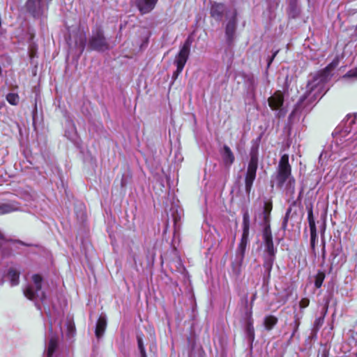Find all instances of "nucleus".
Returning a JSON list of instances; mask_svg holds the SVG:
<instances>
[{"label":"nucleus","instance_id":"nucleus-1","mask_svg":"<svg viewBox=\"0 0 357 357\" xmlns=\"http://www.w3.org/2000/svg\"><path fill=\"white\" fill-rule=\"evenodd\" d=\"M351 153L354 155L342 162L339 178L343 184L357 185V156L355 155L357 153V115H348L335 128L330 150L322 151L319 161L328 158L335 160Z\"/></svg>","mask_w":357,"mask_h":357},{"label":"nucleus","instance_id":"nucleus-2","mask_svg":"<svg viewBox=\"0 0 357 357\" xmlns=\"http://www.w3.org/2000/svg\"><path fill=\"white\" fill-rule=\"evenodd\" d=\"M339 57L336 56L324 70L312 75V78L309 79L307 82L305 94L300 99V102L291 113L289 116L290 119L297 115L300 105L305 99L316 100L321 96L322 93L325 90V84L329 80L332 75V71L339 65Z\"/></svg>","mask_w":357,"mask_h":357},{"label":"nucleus","instance_id":"nucleus-3","mask_svg":"<svg viewBox=\"0 0 357 357\" xmlns=\"http://www.w3.org/2000/svg\"><path fill=\"white\" fill-rule=\"evenodd\" d=\"M276 180L280 187L285 185L290 193L294 192L295 180L291 176V168L289 163V155L287 154L282 155L280 159L277 168Z\"/></svg>","mask_w":357,"mask_h":357},{"label":"nucleus","instance_id":"nucleus-4","mask_svg":"<svg viewBox=\"0 0 357 357\" xmlns=\"http://www.w3.org/2000/svg\"><path fill=\"white\" fill-rule=\"evenodd\" d=\"M258 151L259 144H253L250 151V161L248 163L245 178V192L250 194L252 184L256 178L257 169L258 167Z\"/></svg>","mask_w":357,"mask_h":357},{"label":"nucleus","instance_id":"nucleus-5","mask_svg":"<svg viewBox=\"0 0 357 357\" xmlns=\"http://www.w3.org/2000/svg\"><path fill=\"white\" fill-rule=\"evenodd\" d=\"M33 284L27 285L24 289V295L29 300L45 303L46 296L42 289L43 278L38 274L32 275Z\"/></svg>","mask_w":357,"mask_h":357},{"label":"nucleus","instance_id":"nucleus-6","mask_svg":"<svg viewBox=\"0 0 357 357\" xmlns=\"http://www.w3.org/2000/svg\"><path fill=\"white\" fill-rule=\"evenodd\" d=\"M89 46L91 50L98 52H104L109 49V45L100 27L97 26L92 31V35L89 40Z\"/></svg>","mask_w":357,"mask_h":357},{"label":"nucleus","instance_id":"nucleus-7","mask_svg":"<svg viewBox=\"0 0 357 357\" xmlns=\"http://www.w3.org/2000/svg\"><path fill=\"white\" fill-rule=\"evenodd\" d=\"M51 0H27L26 8L34 17L44 15Z\"/></svg>","mask_w":357,"mask_h":357},{"label":"nucleus","instance_id":"nucleus-8","mask_svg":"<svg viewBox=\"0 0 357 357\" xmlns=\"http://www.w3.org/2000/svg\"><path fill=\"white\" fill-rule=\"evenodd\" d=\"M232 11L227 10L224 3L215 1L211 3L210 15L217 22H221L225 15L227 19L229 18Z\"/></svg>","mask_w":357,"mask_h":357},{"label":"nucleus","instance_id":"nucleus-9","mask_svg":"<svg viewBox=\"0 0 357 357\" xmlns=\"http://www.w3.org/2000/svg\"><path fill=\"white\" fill-rule=\"evenodd\" d=\"M262 238L264 243V255L275 257L277 248L273 245L271 227L267 226L266 228H264Z\"/></svg>","mask_w":357,"mask_h":357},{"label":"nucleus","instance_id":"nucleus-10","mask_svg":"<svg viewBox=\"0 0 357 357\" xmlns=\"http://www.w3.org/2000/svg\"><path fill=\"white\" fill-rule=\"evenodd\" d=\"M190 43L189 40H186L181 47L179 52L176 56L174 64L178 68V73H181L188 61L190 54Z\"/></svg>","mask_w":357,"mask_h":357},{"label":"nucleus","instance_id":"nucleus-11","mask_svg":"<svg viewBox=\"0 0 357 357\" xmlns=\"http://www.w3.org/2000/svg\"><path fill=\"white\" fill-rule=\"evenodd\" d=\"M228 22L225 27L226 40L229 45H231L235 38V33L236 30V13L233 10L231 16L227 18Z\"/></svg>","mask_w":357,"mask_h":357},{"label":"nucleus","instance_id":"nucleus-12","mask_svg":"<svg viewBox=\"0 0 357 357\" xmlns=\"http://www.w3.org/2000/svg\"><path fill=\"white\" fill-rule=\"evenodd\" d=\"M268 102L269 107L273 110L280 109L278 113V116L279 117L284 115V114L282 113V110L280 109L284 102V96L280 91H275L271 97H269L268 99Z\"/></svg>","mask_w":357,"mask_h":357},{"label":"nucleus","instance_id":"nucleus-13","mask_svg":"<svg viewBox=\"0 0 357 357\" xmlns=\"http://www.w3.org/2000/svg\"><path fill=\"white\" fill-rule=\"evenodd\" d=\"M158 0H136V5L142 14L151 12L155 6Z\"/></svg>","mask_w":357,"mask_h":357},{"label":"nucleus","instance_id":"nucleus-14","mask_svg":"<svg viewBox=\"0 0 357 357\" xmlns=\"http://www.w3.org/2000/svg\"><path fill=\"white\" fill-rule=\"evenodd\" d=\"M220 154L223 160V163L226 167H230L235 160V156L231 149L227 145H224Z\"/></svg>","mask_w":357,"mask_h":357},{"label":"nucleus","instance_id":"nucleus-15","mask_svg":"<svg viewBox=\"0 0 357 357\" xmlns=\"http://www.w3.org/2000/svg\"><path fill=\"white\" fill-rule=\"evenodd\" d=\"M248 237L249 236H241L240 243L236 250V258L240 264L243 262L244 259L246 247L248 243Z\"/></svg>","mask_w":357,"mask_h":357},{"label":"nucleus","instance_id":"nucleus-16","mask_svg":"<svg viewBox=\"0 0 357 357\" xmlns=\"http://www.w3.org/2000/svg\"><path fill=\"white\" fill-rule=\"evenodd\" d=\"M107 327V317L104 314H101L97 321L96 326V336L97 338H100L105 333Z\"/></svg>","mask_w":357,"mask_h":357},{"label":"nucleus","instance_id":"nucleus-17","mask_svg":"<svg viewBox=\"0 0 357 357\" xmlns=\"http://www.w3.org/2000/svg\"><path fill=\"white\" fill-rule=\"evenodd\" d=\"M275 259V257L263 255V260H264L263 267L264 268V280L269 279Z\"/></svg>","mask_w":357,"mask_h":357},{"label":"nucleus","instance_id":"nucleus-18","mask_svg":"<svg viewBox=\"0 0 357 357\" xmlns=\"http://www.w3.org/2000/svg\"><path fill=\"white\" fill-rule=\"evenodd\" d=\"M20 206L15 202H9L0 204V215L18 211Z\"/></svg>","mask_w":357,"mask_h":357},{"label":"nucleus","instance_id":"nucleus-19","mask_svg":"<svg viewBox=\"0 0 357 357\" xmlns=\"http://www.w3.org/2000/svg\"><path fill=\"white\" fill-rule=\"evenodd\" d=\"M271 210L272 204L271 202H266L264 205V210L262 213L264 228H266L267 226L270 227Z\"/></svg>","mask_w":357,"mask_h":357},{"label":"nucleus","instance_id":"nucleus-20","mask_svg":"<svg viewBox=\"0 0 357 357\" xmlns=\"http://www.w3.org/2000/svg\"><path fill=\"white\" fill-rule=\"evenodd\" d=\"M58 340V337L54 335L51 336L48 342L47 351H45V356L44 357H52V355L57 347Z\"/></svg>","mask_w":357,"mask_h":357},{"label":"nucleus","instance_id":"nucleus-21","mask_svg":"<svg viewBox=\"0 0 357 357\" xmlns=\"http://www.w3.org/2000/svg\"><path fill=\"white\" fill-rule=\"evenodd\" d=\"M250 215L248 210L244 211L243 214V234L242 236H249L250 234Z\"/></svg>","mask_w":357,"mask_h":357},{"label":"nucleus","instance_id":"nucleus-22","mask_svg":"<svg viewBox=\"0 0 357 357\" xmlns=\"http://www.w3.org/2000/svg\"><path fill=\"white\" fill-rule=\"evenodd\" d=\"M289 15L293 18L296 17L300 13V8L297 4V0H288Z\"/></svg>","mask_w":357,"mask_h":357},{"label":"nucleus","instance_id":"nucleus-23","mask_svg":"<svg viewBox=\"0 0 357 357\" xmlns=\"http://www.w3.org/2000/svg\"><path fill=\"white\" fill-rule=\"evenodd\" d=\"M8 277L11 286H16L19 284L20 273L16 269L11 268L8 270Z\"/></svg>","mask_w":357,"mask_h":357},{"label":"nucleus","instance_id":"nucleus-24","mask_svg":"<svg viewBox=\"0 0 357 357\" xmlns=\"http://www.w3.org/2000/svg\"><path fill=\"white\" fill-rule=\"evenodd\" d=\"M68 128L65 132L66 137L72 142H75L77 139V131L75 126L71 123L68 122Z\"/></svg>","mask_w":357,"mask_h":357},{"label":"nucleus","instance_id":"nucleus-25","mask_svg":"<svg viewBox=\"0 0 357 357\" xmlns=\"http://www.w3.org/2000/svg\"><path fill=\"white\" fill-rule=\"evenodd\" d=\"M277 322V317L273 315H269L266 317L264 319V326L266 330L270 331L276 325Z\"/></svg>","mask_w":357,"mask_h":357},{"label":"nucleus","instance_id":"nucleus-26","mask_svg":"<svg viewBox=\"0 0 357 357\" xmlns=\"http://www.w3.org/2000/svg\"><path fill=\"white\" fill-rule=\"evenodd\" d=\"M11 63L10 59L7 56H0V76L4 68L8 67Z\"/></svg>","mask_w":357,"mask_h":357},{"label":"nucleus","instance_id":"nucleus-27","mask_svg":"<svg viewBox=\"0 0 357 357\" xmlns=\"http://www.w3.org/2000/svg\"><path fill=\"white\" fill-rule=\"evenodd\" d=\"M246 333L250 340L253 341L255 338V331L252 320H249L247 324Z\"/></svg>","mask_w":357,"mask_h":357},{"label":"nucleus","instance_id":"nucleus-28","mask_svg":"<svg viewBox=\"0 0 357 357\" xmlns=\"http://www.w3.org/2000/svg\"><path fill=\"white\" fill-rule=\"evenodd\" d=\"M325 279V273L322 271H319L315 276L314 285L317 288H320Z\"/></svg>","mask_w":357,"mask_h":357},{"label":"nucleus","instance_id":"nucleus-29","mask_svg":"<svg viewBox=\"0 0 357 357\" xmlns=\"http://www.w3.org/2000/svg\"><path fill=\"white\" fill-rule=\"evenodd\" d=\"M6 100L10 104L16 105L19 102V96L16 93H10L6 96Z\"/></svg>","mask_w":357,"mask_h":357},{"label":"nucleus","instance_id":"nucleus-30","mask_svg":"<svg viewBox=\"0 0 357 357\" xmlns=\"http://www.w3.org/2000/svg\"><path fill=\"white\" fill-rule=\"evenodd\" d=\"M317 241V229H314V227H311L310 230V244L312 249H314L315 243Z\"/></svg>","mask_w":357,"mask_h":357},{"label":"nucleus","instance_id":"nucleus-31","mask_svg":"<svg viewBox=\"0 0 357 357\" xmlns=\"http://www.w3.org/2000/svg\"><path fill=\"white\" fill-rule=\"evenodd\" d=\"M343 78H352L357 79V67L349 70L344 76Z\"/></svg>","mask_w":357,"mask_h":357},{"label":"nucleus","instance_id":"nucleus-32","mask_svg":"<svg viewBox=\"0 0 357 357\" xmlns=\"http://www.w3.org/2000/svg\"><path fill=\"white\" fill-rule=\"evenodd\" d=\"M76 46L82 52L85 47L86 37L85 36H80L79 41H76Z\"/></svg>","mask_w":357,"mask_h":357},{"label":"nucleus","instance_id":"nucleus-33","mask_svg":"<svg viewBox=\"0 0 357 357\" xmlns=\"http://www.w3.org/2000/svg\"><path fill=\"white\" fill-rule=\"evenodd\" d=\"M302 315H300L299 314H295L294 316V321L293 323L294 325V333L293 335L295 333V332L298 330L299 325H300V319H301Z\"/></svg>","mask_w":357,"mask_h":357},{"label":"nucleus","instance_id":"nucleus-34","mask_svg":"<svg viewBox=\"0 0 357 357\" xmlns=\"http://www.w3.org/2000/svg\"><path fill=\"white\" fill-rule=\"evenodd\" d=\"M307 219H308V222H309L310 230H311V227H312V226L314 227V229H317L312 211H308Z\"/></svg>","mask_w":357,"mask_h":357},{"label":"nucleus","instance_id":"nucleus-35","mask_svg":"<svg viewBox=\"0 0 357 357\" xmlns=\"http://www.w3.org/2000/svg\"><path fill=\"white\" fill-rule=\"evenodd\" d=\"M310 304V300L307 298H303L299 302V307L301 310L305 309Z\"/></svg>","mask_w":357,"mask_h":357},{"label":"nucleus","instance_id":"nucleus-36","mask_svg":"<svg viewBox=\"0 0 357 357\" xmlns=\"http://www.w3.org/2000/svg\"><path fill=\"white\" fill-rule=\"evenodd\" d=\"M137 339L138 348L139 349L140 353L146 352L142 338L139 335H137Z\"/></svg>","mask_w":357,"mask_h":357},{"label":"nucleus","instance_id":"nucleus-37","mask_svg":"<svg viewBox=\"0 0 357 357\" xmlns=\"http://www.w3.org/2000/svg\"><path fill=\"white\" fill-rule=\"evenodd\" d=\"M324 319V317L317 319L314 322L315 326L319 328L323 324Z\"/></svg>","mask_w":357,"mask_h":357},{"label":"nucleus","instance_id":"nucleus-38","mask_svg":"<svg viewBox=\"0 0 357 357\" xmlns=\"http://www.w3.org/2000/svg\"><path fill=\"white\" fill-rule=\"evenodd\" d=\"M248 80L250 82V85L252 87L251 90L254 91L255 89V80L254 77H252L249 78Z\"/></svg>","mask_w":357,"mask_h":357},{"label":"nucleus","instance_id":"nucleus-39","mask_svg":"<svg viewBox=\"0 0 357 357\" xmlns=\"http://www.w3.org/2000/svg\"><path fill=\"white\" fill-rule=\"evenodd\" d=\"M278 52V51L275 52L274 54H273V56H271V58L269 59V61L268 62V67L270 66L271 63L273 61V59L275 57V56L277 55Z\"/></svg>","mask_w":357,"mask_h":357},{"label":"nucleus","instance_id":"nucleus-40","mask_svg":"<svg viewBox=\"0 0 357 357\" xmlns=\"http://www.w3.org/2000/svg\"><path fill=\"white\" fill-rule=\"evenodd\" d=\"M69 333H73L74 331L75 327L73 324H69L68 326Z\"/></svg>","mask_w":357,"mask_h":357},{"label":"nucleus","instance_id":"nucleus-41","mask_svg":"<svg viewBox=\"0 0 357 357\" xmlns=\"http://www.w3.org/2000/svg\"><path fill=\"white\" fill-rule=\"evenodd\" d=\"M180 73H178V68H176V70L173 73V78L176 79Z\"/></svg>","mask_w":357,"mask_h":357},{"label":"nucleus","instance_id":"nucleus-42","mask_svg":"<svg viewBox=\"0 0 357 357\" xmlns=\"http://www.w3.org/2000/svg\"><path fill=\"white\" fill-rule=\"evenodd\" d=\"M290 211H291V209H290V208H289V209H288V211H287V213H286V217H285V218H284V222H286L287 221V216L289 215V214Z\"/></svg>","mask_w":357,"mask_h":357},{"label":"nucleus","instance_id":"nucleus-43","mask_svg":"<svg viewBox=\"0 0 357 357\" xmlns=\"http://www.w3.org/2000/svg\"><path fill=\"white\" fill-rule=\"evenodd\" d=\"M140 354H141V357H146V352L140 353Z\"/></svg>","mask_w":357,"mask_h":357},{"label":"nucleus","instance_id":"nucleus-44","mask_svg":"<svg viewBox=\"0 0 357 357\" xmlns=\"http://www.w3.org/2000/svg\"><path fill=\"white\" fill-rule=\"evenodd\" d=\"M3 236L1 234V232L0 231V239H3Z\"/></svg>","mask_w":357,"mask_h":357},{"label":"nucleus","instance_id":"nucleus-45","mask_svg":"<svg viewBox=\"0 0 357 357\" xmlns=\"http://www.w3.org/2000/svg\"><path fill=\"white\" fill-rule=\"evenodd\" d=\"M52 330H53V328H52V326H51V327H50V331H51V332H52Z\"/></svg>","mask_w":357,"mask_h":357}]
</instances>
